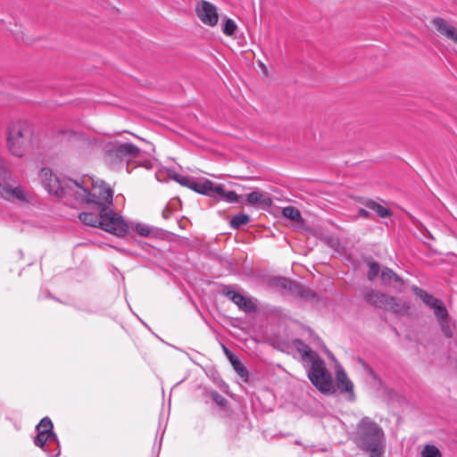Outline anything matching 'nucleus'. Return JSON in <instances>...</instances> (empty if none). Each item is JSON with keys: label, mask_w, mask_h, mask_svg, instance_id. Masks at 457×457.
Instances as JSON below:
<instances>
[{"label": "nucleus", "mask_w": 457, "mask_h": 457, "mask_svg": "<svg viewBox=\"0 0 457 457\" xmlns=\"http://www.w3.org/2000/svg\"><path fill=\"white\" fill-rule=\"evenodd\" d=\"M39 177L49 194L64 200L65 204H88L94 212H83L79 215L82 223L102 229L117 237H124L129 225L122 216L113 212V191L103 180L83 178L60 179L48 168H42Z\"/></svg>", "instance_id": "f257e3e1"}, {"label": "nucleus", "mask_w": 457, "mask_h": 457, "mask_svg": "<svg viewBox=\"0 0 457 457\" xmlns=\"http://www.w3.org/2000/svg\"><path fill=\"white\" fill-rule=\"evenodd\" d=\"M355 445L370 457H383L386 436L383 428L369 417H363L353 434Z\"/></svg>", "instance_id": "f03ea898"}, {"label": "nucleus", "mask_w": 457, "mask_h": 457, "mask_svg": "<svg viewBox=\"0 0 457 457\" xmlns=\"http://www.w3.org/2000/svg\"><path fill=\"white\" fill-rule=\"evenodd\" d=\"M293 345L301 354L302 360L311 363V368L308 370V378L315 387L323 394L334 393L335 389L331 376L326 369L324 361L302 340L295 339Z\"/></svg>", "instance_id": "7ed1b4c3"}, {"label": "nucleus", "mask_w": 457, "mask_h": 457, "mask_svg": "<svg viewBox=\"0 0 457 457\" xmlns=\"http://www.w3.org/2000/svg\"><path fill=\"white\" fill-rule=\"evenodd\" d=\"M33 136L32 125L28 120L12 121L7 129V146L12 154L21 157Z\"/></svg>", "instance_id": "20e7f679"}, {"label": "nucleus", "mask_w": 457, "mask_h": 457, "mask_svg": "<svg viewBox=\"0 0 457 457\" xmlns=\"http://www.w3.org/2000/svg\"><path fill=\"white\" fill-rule=\"evenodd\" d=\"M363 298L370 305L395 313L405 312L410 308L409 304L405 302H402L395 296L388 295L372 288H368L363 292Z\"/></svg>", "instance_id": "39448f33"}, {"label": "nucleus", "mask_w": 457, "mask_h": 457, "mask_svg": "<svg viewBox=\"0 0 457 457\" xmlns=\"http://www.w3.org/2000/svg\"><path fill=\"white\" fill-rule=\"evenodd\" d=\"M33 442L36 446L46 453L48 457H58L61 453L59 439L55 433L37 432Z\"/></svg>", "instance_id": "423d86ee"}, {"label": "nucleus", "mask_w": 457, "mask_h": 457, "mask_svg": "<svg viewBox=\"0 0 457 457\" xmlns=\"http://www.w3.org/2000/svg\"><path fill=\"white\" fill-rule=\"evenodd\" d=\"M220 293L245 312H252L255 310V304L249 298L238 292L237 287L234 285L221 286Z\"/></svg>", "instance_id": "0eeeda50"}, {"label": "nucleus", "mask_w": 457, "mask_h": 457, "mask_svg": "<svg viewBox=\"0 0 457 457\" xmlns=\"http://www.w3.org/2000/svg\"><path fill=\"white\" fill-rule=\"evenodd\" d=\"M197 17L205 25L213 27L218 23L219 14L214 4L202 0L195 7Z\"/></svg>", "instance_id": "6e6552de"}, {"label": "nucleus", "mask_w": 457, "mask_h": 457, "mask_svg": "<svg viewBox=\"0 0 457 457\" xmlns=\"http://www.w3.org/2000/svg\"><path fill=\"white\" fill-rule=\"evenodd\" d=\"M412 291L426 305L429 306L434 311L436 318H442L446 314V307L441 300L434 297L432 295L418 287H412Z\"/></svg>", "instance_id": "1a4fd4ad"}, {"label": "nucleus", "mask_w": 457, "mask_h": 457, "mask_svg": "<svg viewBox=\"0 0 457 457\" xmlns=\"http://www.w3.org/2000/svg\"><path fill=\"white\" fill-rule=\"evenodd\" d=\"M0 196L10 202L29 203L31 195L21 187L0 184Z\"/></svg>", "instance_id": "9d476101"}, {"label": "nucleus", "mask_w": 457, "mask_h": 457, "mask_svg": "<svg viewBox=\"0 0 457 457\" xmlns=\"http://www.w3.org/2000/svg\"><path fill=\"white\" fill-rule=\"evenodd\" d=\"M225 354L227 355L228 359L229 360L231 365L233 366L235 371L237 373V375L241 378V386H244L245 385H249L250 382V377L249 372L247 369L245 367V365L241 362L239 358L235 355L232 352H230L225 345H222Z\"/></svg>", "instance_id": "9b49d317"}, {"label": "nucleus", "mask_w": 457, "mask_h": 457, "mask_svg": "<svg viewBox=\"0 0 457 457\" xmlns=\"http://www.w3.org/2000/svg\"><path fill=\"white\" fill-rule=\"evenodd\" d=\"M111 153L119 158L129 160L137 157L140 149L132 143H122L115 145Z\"/></svg>", "instance_id": "f8f14e48"}, {"label": "nucleus", "mask_w": 457, "mask_h": 457, "mask_svg": "<svg viewBox=\"0 0 457 457\" xmlns=\"http://www.w3.org/2000/svg\"><path fill=\"white\" fill-rule=\"evenodd\" d=\"M432 24L441 35L457 44V29L454 26L442 18L433 19Z\"/></svg>", "instance_id": "ddd939ff"}, {"label": "nucleus", "mask_w": 457, "mask_h": 457, "mask_svg": "<svg viewBox=\"0 0 457 457\" xmlns=\"http://www.w3.org/2000/svg\"><path fill=\"white\" fill-rule=\"evenodd\" d=\"M336 380L337 386L340 392L348 393L351 396H353V384L341 367L337 370Z\"/></svg>", "instance_id": "4468645a"}, {"label": "nucleus", "mask_w": 457, "mask_h": 457, "mask_svg": "<svg viewBox=\"0 0 457 457\" xmlns=\"http://www.w3.org/2000/svg\"><path fill=\"white\" fill-rule=\"evenodd\" d=\"M264 282L270 288L285 289L289 292H292V289H297L295 282L282 277L269 278Z\"/></svg>", "instance_id": "2eb2a0df"}, {"label": "nucleus", "mask_w": 457, "mask_h": 457, "mask_svg": "<svg viewBox=\"0 0 457 457\" xmlns=\"http://www.w3.org/2000/svg\"><path fill=\"white\" fill-rule=\"evenodd\" d=\"M215 187L216 185L209 179H204V181H195L193 179L189 186L190 189L211 197L214 195Z\"/></svg>", "instance_id": "dca6fc26"}, {"label": "nucleus", "mask_w": 457, "mask_h": 457, "mask_svg": "<svg viewBox=\"0 0 457 457\" xmlns=\"http://www.w3.org/2000/svg\"><path fill=\"white\" fill-rule=\"evenodd\" d=\"M213 198L225 201L227 203H237L238 195L234 191H226L222 185H216Z\"/></svg>", "instance_id": "f3484780"}, {"label": "nucleus", "mask_w": 457, "mask_h": 457, "mask_svg": "<svg viewBox=\"0 0 457 457\" xmlns=\"http://www.w3.org/2000/svg\"><path fill=\"white\" fill-rule=\"evenodd\" d=\"M126 222L129 225V229L126 235L130 230H136L137 233L142 237H154L156 235L155 229L147 224L140 222Z\"/></svg>", "instance_id": "a211bd4d"}, {"label": "nucleus", "mask_w": 457, "mask_h": 457, "mask_svg": "<svg viewBox=\"0 0 457 457\" xmlns=\"http://www.w3.org/2000/svg\"><path fill=\"white\" fill-rule=\"evenodd\" d=\"M436 320H438V323L444 335L448 338L453 337V324L451 322L449 319L448 312L446 311L445 315H444L442 318H436Z\"/></svg>", "instance_id": "6ab92c4d"}, {"label": "nucleus", "mask_w": 457, "mask_h": 457, "mask_svg": "<svg viewBox=\"0 0 457 457\" xmlns=\"http://www.w3.org/2000/svg\"><path fill=\"white\" fill-rule=\"evenodd\" d=\"M282 215L292 221L298 222L302 220L300 211L294 206L284 207L282 209Z\"/></svg>", "instance_id": "aec40b11"}, {"label": "nucleus", "mask_w": 457, "mask_h": 457, "mask_svg": "<svg viewBox=\"0 0 457 457\" xmlns=\"http://www.w3.org/2000/svg\"><path fill=\"white\" fill-rule=\"evenodd\" d=\"M366 206L375 212L379 217L386 218L390 215V211L379 204L378 203L370 200L366 203Z\"/></svg>", "instance_id": "412c9836"}, {"label": "nucleus", "mask_w": 457, "mask_h": 457, "mask_svg": "<svg viewBox=\"0 0 457 457\" xmlns=\"http://www.w3.org/2000/svg\"><path fill=\"white\" fill-rule=\"evenodd\" d=\"M380 278L384 284H388L391 280H395L400 285L403 284L402 278L389 268L382 270Z\"/></svg>", "instance_id": "4be33fe9"}, {"label": "nucleus", "mask_w": 457, "mask_h": 457, "mask_svg": "<svg viewBox=\"0 0 457 457\" xmlns=\"http://www.w3.org/2000/svg\"><path fill=\"white\" fill-rule=\"evenodd\" d=\"M53 429V422L48 417L43 418L36 427L37 432L41 433H54Z\"/></svg>", "instance_id": "5701e85b"}, {"label": "nucleus", "mask_w": 457, "mask_h": 457, "mask_svg": "<svg viewBox=\"0 0 457 457\" xmlns=\"http://www.w3.org/2000/svg\"><path fill=\"white\" fill-rule=\"evenodd\" d=\"M421 457H442L441 451L434 445H426L421 453Z\"/></svg>", "instance_id": "b1692460"}, {"label": "nucleus", "mask_w": 457, "mask_h": 457, "mask_svg": "<svg viewBox=\"0 0 457 457\" xmlns=\"http://www.w3.org/2000/svg\"><path fill=\"white\" fill-rule=\"evenodd\" d=\"M297 289H292V293L304 299H312L316 295L310 289L296 283Z\"/></svg>", "instance_id": "393cba45"}, {"label": "nucleus", "mask_w": 457, "mask_h": 457, "mask_svg": "<svg viewBox=\"0 0 457 457\" xmlns=\"http://www.w3.org/2000/svg\"><path fill=\"white\" fill-rule=\"evenodd\" d=\"M249 218L246 214H237L231 218L230 220V226L234 228H238L242 225H245L248 222Z\"/></svg>", "instance_id": "a878e982"}, {"label": "nucleus", "mask_w": 457, "mask_h": 457, "mask_svg": "<svg viewBox=\"0 0 457 457\" xmlns=\"http://www.w3.org/2000/svg\"><path fill=\"white\" fill-rule=\"evenodd\" d=\"M262 315L263 317H266L267 320H270L271 321H274L275 320L278 319L279 317V312L276 309H270L268 310L267 308L262 307L259 308V316Z\"/></svg>", "instance_id": "bb28decb"}, {"label": "nucleus", "mask_w": 457, "mask_h": 457, "mask_svg": "<svg viewBox=\"0 0 457 457\" xmlns=\"http://www.w3.org/2000/svg\"><path fill=\"white\" fill-rule=\"evenodd\" d=\"M237 28L236 22L232 19L227 18L222 26V32L227 36H232Z\"/></svg>", "instance_id": "cd10ccee"}, {"label": "nucleus", "mask_w": 457, "mask_h": 457, "mask_svg": "<svg viewBox=\"0 0 457 457\" xmlns=\"http://www.w3.org/2000/svg\"><path fill=\"white\" fill-rule=\"evenodd\" d=\"M380 267L378 262H369V271L367 274V278L369 280L372 281L379 273Z\"/></svg>", "instance_id": "c85d7f7f"}, {"label": "nucleus", "mask_w": 457, "mask_h": 457, "mask_svg": "<svg viewBox=\"0 0 457 457\" xmlns=\"http://www.w3.org/2000/svg\"><path fill=\"white\" fill-rule=\"evenodd\" d=\"M212 399L217 405L220 407H225L226 404L228 403L227 399L218 392L212 393Z\"/></svg>", "instance_id": "c756f323"}, {"label": "nucleus", "mask_w": 457, "mask_h": 457, "mask_svg": "<svg viewBox=\"0 0 457 457\" xmlns=\"http://www.w3.org/2000/svg\"><path fill=\"white\" fill-rule=\"evenodd\" d=\"M173 179L178 182L179 183L180 185L182 186H185L189 188V186L191 185L192 183V179L190 178H187V177H185V176H181V175H175L173 177Z\"/></svg>", "instance_id": "7c9ffc66"}, {"label": "nucleus", "mask_w": 457, "mask_h": 457, "mask_svg": "<svg viewBox=\"0 0 457 457\" xmlns=\"http://www.w3.org/2000/svg\"><path fill=\"white\" fill-rule=\"evenodd\" d=\"M10 178V173L7 170L4 162L0 160V179L6 180Z\"/></svg>", "instance_id": "2f4dec72"}, {"label": "nucleus", "mask_w": 457, "mask_h": 457, "mask_svg": "<svg viewBox=\"0 0 457 457\" xmlns=\"http://www.w3.org/2000/svg\"><path fill=\"white\" fill-rule=\"evenodd\" d=\"M272 201L270 197L266 196L263 194L259 193V206L264 205V206H270L271 204Z\"/></svg>", "instance_id": "473e14b6"}, {"label": "nucleus", "mask_w": 457, "mask_h": 457, "mask_svg": "<svg viewBox=\"0 0 457 457\" xmlns=\"http://www.w3.org/2000/svg\"><path fill=\"white\" fill-rule=\"evenodd\" d=\"M258 65H259V68L262 70L263 77L268 78L270 76L268 68L260 61L258 62Z\"/></svg>", "instance_id": "72a5a7b5"}, {"label": "nucleus", "mask_w": 457, "mask_h": 457, "mask_svg": "<svg viewBox=\"0 0 457 457\" xmlns=\"http://www.w3.org/2000/svg\"><path fill=\"white\" fill-rule=\"evenodd\" d=\"M249 201L253 204L257 203V192H252L249 195Z\"/></svg>", "instance_id": "f704fd0d"}, {"label": "nucleus", "mask_w": 457, "mask_h": 457, "mask_svg": "<svg viewBox=\"0 0 457 457\" xmlns=\"http://www.w3.org/2000/svg\"><path fill=\"white\" fill-rule=\"evenodd\" d=\"M171 214L170 211L168 210V209H165L162 212V215L165 219H168L170 217V215Z\"/></svg>", "instance_id": "c9c22d12"}, {"label": "nucleus", "mask_w": 457, "mask_h": 457, "mask_svg": "<svg viewBox=\"0 0 457 457\" xmlns=\"http://www.w3.org/2000/svg\"><path fill=\"white\" fill-rule=\"evenodd\" d=\"M360 213H361V215H362L363 217H368V215H369V212H368L366 210H364V209H361V210H360Z\"/></svg>", "instance_id": "e433bc0d"}]
</instances>
